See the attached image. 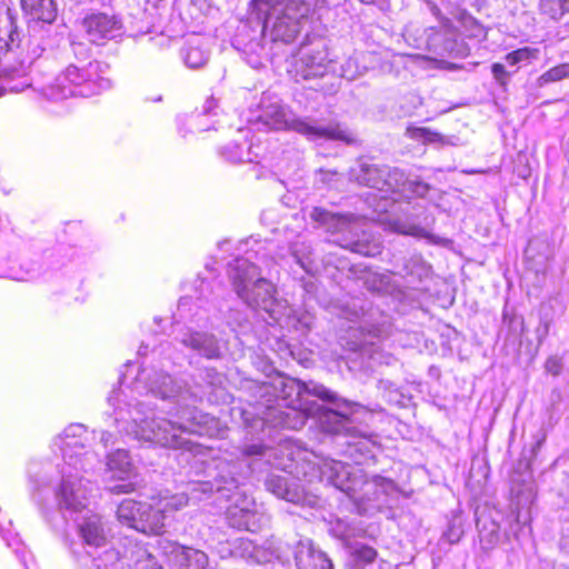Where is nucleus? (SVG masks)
<instances>
[{"instance_id": "f257e3e1", "label": "nucleus", "mask_w": 569, "mask_h": 569, "mask_svg": "<svg viewBox=\"0 0 569 569\" xmlns=\"http://www.w3.org/2000/svg\"><path fill=\"white\" fill-rule=\"evenodd\" d=\"M141 385L146 393L162 400L176 399L179 407L169 413L177 420L156 417L153 409L144 401L134 399L124 402L121 400L122 392L113 390L108 402L113 407V423L118 432L141 443L193 451V442L183 435H209L210 425H216L213 417L190 407L202 398L201 387L191 388L154 369H142L139 372L136 381L139 393H142Z\"/></svg>"}, {"instance_id": "f03ea898", "label": "nucleus", "mask_w": 569, "mask_h": 569, "mask_svg": "<svg viewBox=\"0 0 569 569\" xmlns=\"http://www.w3.org/2000/svg\"><path fill=\"white\" fill-rule=\"evenodd\" d=\"M259 405L262 423L286 429H300L306 423V412H313L309 396L321 401H339L338 393L326 386L309 381L303 382L290 377H279L272 382L259 386Z\"/></svg>"}, {"instance_id": "7ed1b4c3", "label": "nucleus", "mask_w": 569, "mask_h": 569, "mask_svg": "<svg viewBox=\"0 0 569 569\" xmlns=\"http://www.w3.org/2000/svg\"><path fill=\"white\" fill-rule=\"evenodd\" d=\"M258 120L273 130H292L310 141L338 140L352 143V134L336 122H321L310 117H298L273 96L263 93Z\"/></svg>"}, {"instance_id": "20e7f679", "label": "nucleus", "mask_w": 569, "mask_h": 569, "mask_svg": "<svg viewBox=\"0 0 569 569\" xmlns=\"http://www.w3.org/2000/svg\"><path fill=\"white\" fill-rule=\"evenodd\" d=\"M253 10L263 19V32L273 42H292L310 12L309 0H252Z\"/></svg>"}, {"instance_id": "39448f33", "label": "nucleus", "mask_w": 569, "mask_h": 569, "mask_svg": "<svg viewBox=\"0 0 569 569\" xmlns=\"http://www.w3.org/2000/svg\"><path fill=\"white\" fill-rule=\"evenodd\" d=\"M253 301L241 299L248 307L264 311L269 318L281 327L291 328L300 333L307 332L313 321L311 313L296 310L286 299L277 296V287L267 278L248 289Z\"/></svg>"}, {"instance_id": "423d86ee", "label": "nucleus", "mask_w": 569, "mask_h": 569, "mask_svg": "<svg viewBox=\"0 0 569 569\" xmlns=\"http://www.w3.org/2000/svg\"><path fill=\"white\" fill-rule=\"evenodd\" d=\"M102 63L91 61L86 67L70 64L56 77L52 83L43 88V96L53 101L69 97H90L110 88L109 79L101 76Z\"/></svg>"}, {"instance_id": "0eeeda50", "label": "nucleus", "mask_w": 569, "mask_h": 569, "mask_svg": "<svg viewBox=\"0 0 569 569\" xmlns=\"http://www.w3.org/2000/svg\"><path fill=\"white\" fill-rule=\"evenodd\" d=\"M339 401H326L332 405L335 408L329 409L322 406L312 403L313 412H306V419L309 416H317L321 428L332 435H345L351 439L348 441L350 447L361 446L360 450L369 451L370 446L377 443V436L367 429L357 427L353 425L351 415L355 412V408L359 405L351 402L338 395Z\"/></svg>"}, {"instance_id": "6e6552de", "label": "nucleus", "mask_w": 569, "mask_h": 569, "mask_svg": "<svg viewBox=\"0 0 569 569\" xmlns=\"http://www.w3.org/2000/svg\"><path fill=\"white\" fill-rule=\"evenodd\" d=\"M311 218L326 228L333 237L330 241L362 256H376L379 247L371 244L366 233L360 230L357 221L331 213L323 208L316 207L310 213Z\"/></svg>"}, {"instance_id": "1a4fd4ad", "label": "nucleus", "mask_w": 569, "mask_h": 569, "mask_svg": "<svg viewBox=\"0 0 569 569\" xmlns=\"http://www.w3.org/2000/svg\"><path fill=\"white\" fill-rule=\"evenodd\" d=\"M86 433L83 425L73 423L54 439L53 446L59 449L64 461L62 468L88 472L99 463L98 455L88 449L83 442Z\"/></svg>"}, {"instance_id": "9d476101", "label": "nucleus", "mask_w": 569, "mask_h": 569, "mask_svg": "<svg viewBox=\"0 0 569 569\" xmlns=\"http://www.w3.org/2000/svg\"><path fill=\"white\" fill-rule=\"evenodd\" d=\"M308 452H303L302 462L307 465L308 470H303V477L312 481L313 477L325 479L328 483L345 492L350 499L359 503L362 497L358 492V487L363 483L361 478L353 473V467L337 460L323 461L320 466L307 459ZM305 469V467H301Z\"/></svg>"}, {"instance_id": "9b49d317", "label": "nucleus", "mask_w": 569, "mask_h": 569, "mask_svg": "<svg viewBox=\"0 0 569 569\" xmlns=\"http://www.w3.org/2000/svg\"><path fill=\"white\" fill-rule=\"evenodd\" d=\"M239 556L251 563H268L277 561L282 569H291V547L271 537L257 543L249 539H240L237 547Z\"/></svg>"}, {"instance_id": "f8f14e48", "label": "nucleus", "mask_w": 569, "mask_h": 569, "mask_svg": "<svg viewBox=\"0 0 569 569\" xmlns=\"http://www.w3.org/2000/svg\"><path fill=\"white\" fill-rule=\"evenodd\" d=\"M62 480L56 491L59 508L69 512L83 510L89 502V481L74 469L62 468Z\"/></svg>"}, {"instance_id": "ddd939ff", "label": "nucleus", "mask_w": 569, "mask_h": 569, "mask_svg": "<svg viewBox=\"0 0 569 569\" xmlns=\"http://www.w3.org/2000/svg\"><path fill=\"white\" fill-rule=\"evenodd\" d=\"M350 178L359 184L385 191H395L403 181V172L385 164L360 163L350 171Z\"/></svg>"}, {"instance_id": "4468645a", "label": "nucleus", "mask_w": 569, "mask_h": 569, "mask_svg": "<svg viewBox=\"0 0 569 569\" xmlns=\"http://www.w3.org/2000/svg\"><path fill=\"white\" fill-rule=\"evenodd\" d=\"M328 62L326 42L320 38H313L299 49V59L296 63L297 74L305 80L322 77L327 73Z\"/></svg>"}, {"instance_id": "2eb2a0df", "label": "nucleus", "mask_w": 569, "mask_h": 569, "mask_svg": "<svg viewBox=\"0 0 569 569\" xmlns=\"http://www.w3.org/2000/svg\"><path fill=\"white\" fill-rule=\"evenodd\" d=\"M82 27L88 40L96 44H104L122 33L121 20L104 12L88 14L82 21Z\"/></svg>"}, {"instance_id": "dca6fc26", "label": "nucleus", "mask_w": 569, "mask_h": 569, "mask_svg": "<svg viewBox=\"0 0 569 569\" xmlns=\"http://www.w3.org/2000/svg\"><path fill=\"white\" fill-rule=\"evenodd\" d=\"M228 277L239 299L253 301L248 289L263 278L259 267L247 257H237L228 264Z\"/></svg>"}, {"instance_id": "f3484780", "label": "nucleus", "mask_w": 569, "mask_h": 569, "mask_svg": "<svg viewBox=\"0 0 569 569\" xmlns=\"http://www.w3.org/2000/svg\"><path fill=\"white\" fill-rule=\"evenodd\" d=\"M133 473L134 467L127 450L118 449L108 456L107 475L112 480L122 481V483L108 486L111 493L120 495L133 491L134 485L128 481Z\"/></svg>"}, {"instance_id": "a211bd4d", "label": "nucleus", "mask_w": 569, "mask_h": 569, "mask_svg": "<svg viewBox=\"0 0 569 569\" xmlns=\"http://www.w3.org/2000/svg\"><path fill=\"white\" fill-rule=\"evenodd\" d=\"M177 340L207 359H219L222 356L220 342L213 333L189 329L177 337Z\"/></svg>"}, {"instance_id": "6ab92c4d", "label": "nucleus", "mask_w": 569, "mask_h": 569, "mask_svg": "<svg viewBox=\"0 0 569 569\" xmlns=\"http://www.w3.org/2000/svg\"><path fill=\"white\" fill-rule=\"evenodd\" d=\"M435 224V217L428 214L425 208H415V212L406 218H397L392 221V229L402 234L417 238L433 239L430 229Z\"/></svg>"}, {"instance_id": "aec40b11", "label": "nucleus", "mask_w": 569, "mask_h": 569, "mask_svg": "<svg viewBox=\"0 0 569 569\" xmlns=\"http://www.w3.org/2000/svg\"><path fill=\"white\" fill-rule=\"evenodd\" d=\"M163 550L176 569H206L208 566V556L199 549L168 542Z\"/></svg>"}, {"instance_id": "412c9836", "label": "nucleus", "mask_w": 569, "mask_h": 569, "mask_svg": "<svg viewBox=\"0 0 569 569\" xmlns=\"http://www.w3.org/2000/svg\"><path fill=\"white\" fill-rule=\"evenodd\" d=\"M291 556L297 569H333L328 556L309 540L298 541Z\"/></svg>"}, {"instance_id": "4be33fe9", "label": "nucleus", "mask_w": 569, "mask_h": 569, "mask_svg": "<svg viewBox=\"0 0 569 569\" xmlns=\"http://www.w3.org/2000/svg\"><path fill=\"white\" fill-rule=\"evenodd\" d=\"M218 473L214 478V482H203L199 485L202 492H222L224 490L231 491L238 489L240 481V473L238 472V466L228 461H221L217 465Z\"/></svg>"}, {"instance_id": "5701e85b", "label": "nucleus", "mask_w": 569, "mask_h": 569, "mask_svg": "<svg viewBox=\"0 0 569 569\" xmlns=\"http://www.w3.org/2000/svg\"><path fill=\"white\" fill-rule=\"evenodd\" d=\"M264 486L276 497L292 503H300L303 500L300 487L284 475L271 473L267 477Z\"/></svg>"}, {"instance_id": "b1692460", "label": "nucleus", "mask_w": 569, "mask_h": 569, "mask_svg": "<svg viewBox=\"0 0 569 569\" xmlns=\"http://www.w3.org/2000/svg\"><path fill=\"white\" fill-rule=\"evenodd\" d=\"M143 515L138 519L137 531L146 535H161L164 531L166 516L161 513L157 502L149 505L143 502Z\"/></svg>"}, {"instance_id": "393cba45", "label": "nucleus", "mask_w": 569, "mask_h": 569, "mask_svg": "<svg viewBox=\"0 0 569 569\" xmlns=\"http://www.w3.org/2000/svg\"><path fill=\"white\" fill-rule=\"evenodd\" d=\"M253 500L244 497L242 505L237 502L230 506L227 510V519L231 527L253 531V518L256 517L252 511Z\"/></svg>"}, {"instance_id": "a878e982", "label": "nucleus", "mask_w": 569, "mask_h": 569, "mask_svg": "<svg viewBox=\"0 0 569 569\" xmlns=\"http://www.w3.org/2000/svg\"><path fill=\"white\" fill-rule=\"evenodd\" d=\"M79 533L84 543L100 548L107 543V535L98 515H91L79 525Z\"/></svg>"}, {"instance_id": "bb28decb", "label": "nucleus", "mask_w": 569, "mask_h": 569, "mask_svg": "<svg viewBox=\"0 0 569 569\" xmlns=\"http://www.w3.org/2000/svg\"><path fill=\"white\" fill-rule=\"evenodd\" d=\"M23 12L33 22H53L57 18V4L54 0H21Z\"/></svg>"}, {"instance_id": "cd10ccee", "label": "nucleus", "mask_w": 569, "mask_h": 569, "mask_svg": "<svg viewBox=\"0 0 569 569\" xmlns=\"http://www.w3.org/2000/svg\"><path fill=\"white\" fill-rule=\"evenodd\" d=\"M181 57L188 68L199 69L208 62L210 53L203 41L194 39L184 44Z\"/></svg>"}, {"instance_id": "c85d7f7f", "label": "nucleus", "mask_w": 569, "mask_h": 569, "mask_svg": "<svg viewBox=\"0 0 569 569\" xmlns=\"http://www.w3.org/2000/svg\"><path fill=\"white\" fill-rule=\"evenodd\" d=\"M24 76L26 69L23 63H21L19 68L0 70V97L7 91L20 92L24 88L29 87L30 84L27 79L16 83V80L22 79Z\"/></svg>"}, {"instance_id": "c756f323", "label": "nucleus", "mask_w": 569, "mask_h": 569, "mask_svg": "<svg viewBox=\"0 0 569 569\" xmlns=\"http://www.w3.org/2000/svg\"><path fill=\"white\" fill-rule=\"evenodd\" d=\"M290 253L295 261L307 272L313 273L318 270L315 259L312 258V248L309 243L298 240L290 244Z\"/></svg>"}, {"instance_id": "7c9ffc66", "label": "nucleus", "mask_w": 569, "mask_h": 569, "mask_svg": "<svg viewBox=\"0 0 569 569\" xmlns=\"http://www.w3.org/2000/svg\"><path fill=\"white\" fill-rule=\"evenodd\" d=\"M329 531L335 538L342 540L347 547L352 543L351 539L362 537L365 533L362 527L340 518L330 522Z\"/></svg>"}, {"instance_id": "2f4dec72", "label": "nucleus", "mask_w": 569, "mask_h": 569, "mask_svg": "<svg viewBox=\"0 0 569 569\" xmlns=\"http://www.w3.org/2000/svg\"><path fill=\"white\" fill-rule=\"evenodd\" d=\"M143 510V502L124 499L118 507L117 517L122 525L137 530V522Z\"/></svg>"}, {"instance_id": "473e14b6", "label": "nucleus", "mask_w": 569, "mask_h": 569, "mask_svg": "<svg viewBox=\"0 0 569 569\" xmlns=\"http://www.w3.org/2000/svg\"><path fill=\"white\" fill-rule=\"evenodd\" d=\"M539 49L523 47L513 50L505 56V62L508 67H516L517 71L520 67L527 66L539 58Z\"/></svg>"}, {"instance_id": "72a5a7b5", "label": "nucleus", "mask_w": 569, "mask_h": 569, "mask_svg": "<svg viewBox=\"0 0 569 569\" xmlns=\"http://www.w3.org/2000/svg\"><path fill=\"white\" fill-rule=\"evenodd\" d=\"M30 30H33V32L41 34L40 43L42 44L46 51L52 50L54 47L58 46L60 37L52 27V22L36 21L32 24H30Z\"/></svg>"}, {"instance_id": "f704fd0d", "label": "nucleus", "mask_w": 569, "mask_h": 569, "mask_svg": "<svg viewBox=\"0 0 569 569\" xmlns=\"http://www.w3.org/2000/svg\"><path fill=\"white\" fill-rule=\"evenodd\" d=\"M407 136L410 139L422 141L423 143H440L445 144L446 137L442 134L431 131L428 128H421V127H408L407 128Z\"/></svg>"}, {"instance_id": "c9c22d12", "label": "nucleus", "mask_w": 569, "mask_h": 569, "mask_svg": "<svg viewBox=\"0 0 569 569\" xmlns=\"http://www.w3.org/2000/svg\"><path fill=\"white\" fill-rule=\"evenodd\" d=\"M220 154L231 163L252 161L249 150L244 151L243 147L236 142L226 144L221 149Z\"/></svg>"}, {"instance_id": "e433bc0d", "label": "nucleus", "mask_w": 569, "mask_h": 569, "mask_svg": "<svg viewBox=\"0 0 569 569\" xmlns=\"http://www.w3.org/2000/svg\"><path fill=\"white\" fill-rule=\"evenodd\" d=\"M569 77V63H560L543 72L538 79L539 87H543L551 82L561 81Z\"/></svg>"}, {"instance_id": "4c0bfd02", "label": "nucleus", "mask_w": 569, "mask_h": 569, "mask_svg": "<svg viewBox=\"0 0 569 569\" xmlns=\"http://www.w3.org/2000/svg\"><path fill=\"white\" fill-rule=\"evenodd\" d=\"M188 505V497L183 493L173 495L170 497L161 498L157 501L159 509H162L161 513L167 517V513L177 511Z\"/></svg>"}, {"instance_id": "58836bf2", "label": "nucleus", "mask_w": 569, "mask_h": 569, "mask_svg": "<svg viewBox=\"0 0 569 569\" xmlns=\"http://www.w3.org/2000/svg\"><path fill=\"white\" fill-rule=\"evenodd\" d=\"M348 548L350 549L351 556L357 565L359 562L371 563L377 557L376 549L359 542L351 543Z\"/></svg>"}, {"instance_id": "ea45409f", "label": "nucleus", "mask_w": 569, "mask_h": 569, "mask_svg": "<svg viewBox=\"0 0 569 569\" xmlns=\"http://www.w3.org/2000/svg\"><path fill=\"white\" fill-rule=\"evenodd\" d=\"M367 68L360 66L358 57L348 58L341 66V77L347 80H355L365 74Z\"/></svg>"}, {"instance_id": "a19ab883", "label": "nucleus", "mask_w": 569, "mask_h": 569, "mask_svg": "<svg viewBox=\"0 0 569 569\" xmlns=\"http://www.w3.org/2000/svg\"><path fill=\"white\" fill-rule=\"evenodd\" d=\"M39 33L33 32V30L29 29L28 39L24 41V47L27 50V56L29 58V62L31 63L33 60L41 57V54L46 51L42 44L40 43Z\"/></svg>"}, {"instance_id": "79ce46f5", "label": "nucleus", "mask_w": 569, "mask_h": 569, "mask_svg": "<svg viewBox=\"0 0 569 569\" xmlns=\"http://www.w3.org/2000/svg\"><path fill=\"white\" fill-rule=\"evenodd\" d=\"M403 186L405 190L416 194L417 197L423 198L430 190V186L421 181L419 179L406 180L403 177V181L400 183V187Z\"/></svg>"}, {"instance_id": "37998d69", "label": "nucleus", "mask_w": 569, "mask_h": 569, "mask_svg": "<svg viewBox=\"0 0 569 569\" xmlns=\"http://www.w3.org/2000/svg\"><path fill=\"white\" fill-rule=\"evenodd\" d=\"M516 71L507 70V64L506 63L495 62L491 66L492 77L498 82V84L501 86V87H507V84L510 81L511 76Z\"/></svg>"}, {"instance_id": "c03bdc74", "label": "nucleus", "mask_w": 569, "mask_h": 569, "mask_svg": "<svg viewBox=\"0 0 569 569\" xmlns=\"http://www.w3.org/2000/svg\"><path fill=\"white\" fill-rule=\"evenodd\" d=\"M202 380L210 387H217L222 385L223 376L218 372L214 368H206L201 372Z\"/></svg>"}, {"instance_id": "a18cd8bd", "label": "nucleus", "mask_w": 569, "mask_h": 569, "mask_svg": "<svg viewBox=\"0 0 569 569\" xmlns=\"http://www.w3.org/2000/svg\"><path fill=\"white\" fill-rule=\"evenodd\" d=\"M9 22V30H8V39L6 40V46L8 47L9 51H12L14 48H19L21 44L20 33L17 30V28L13 27V22L11 20Z\"/></svg>"}, {"instance_id": "49530a36", "label": "nucleus", "mask_w": 569, "mask_h": 569, "mask_svg": "<svg viewBox=\"0 0 569 569\" xmlns=\"http://www.w3.org/2000/svg\"><path fill=\"white\" fill-rule=\"evenodd\" d=\"M339 178H340V173L336 170L320 169L317 172V181H319L323 184L330 186V187L333 184V182L338 181Z\"/></svg>"}, {"instance_id": "de8ad7c7", "label": "nucleus", "mask_w": 569, "mask_h": 569, "mask_svg": "<svg viewBox=\"0 0 569 569\" xmlns=\"http://www.w3.org/2000/svg\"><path fill=\"white\" fill-rule=\"evenodd\" d=\"M267 450H268L267 447H264L260 443H253V445L246 446L242 450V455L246 457L264 456Z\"/></svg>"}, {"instance_id": "09e8293b", "label": "nucleus", "mask_w": 569, "mask_h": 569, "mask_svg": "<svg viewBox=\"0 0 569 569\" xmlns=\"http://www.w3.org/2000/svg\"><path fill=\"white\" fill-rule=\"evenodd\" d=\"M545 367H546V370L553 376H558L561 371V362L556 357L548 358Z\"/></svg>"}, {"instance_id": "8fccbe9b", "label": "nucleus", "mask_w": 569, "mask_h": 569, "mask_svg": "<svg viewBox=\"0 0 569 569\" xmlns=\"http://www.w3.org/2000/svg\"><path fill=\"white\" fill-rule=\"evenodd\" d=\"M72 51L78 57L87 59L90 54V49L82 42H71Z\"/></svg>"}, {"instance_id": "3c124183", "label": "nucleus", "mask_w": 569, "mask_h": 569, "mask_svg": "<svg viewBox=\"0 0 569 569\" xmlns=\"http://www.w3.org/2000/svg\"><path fill=\"white\" fill-rule=\"evenodd\" d=\"M217 109V101L213 99V98H208L204 103H203V107H202V116H208V114H217V112H214V110Z\"/></svg>"}, {"instance_id": "603ef678", "label": "nucleus", "mask_w": 569, "mask_h": 569, "mask_svg": "<svg viewBox=\"0 0 569 569\" xmlns=\"http://www.w3.org/2000/svg\"><path fill=\"white\" fill-rule=\"evenodd\" d=\"M372 483H373L375 486L382 487V488H383V490H388V489H390V488H392V487H393V482H392V480L387 479V478L381 477V476H375V477L372 478Z\"/></svg>"}, {"instance_id": "864d4df0", "label": "nucleus", "mask_w": 569, "mask_h": 569, "mask_svg": "<svg viewBox=\"0 0 569 569\" xmlns=\"http://www.w3.org/2000/svg\"><path fill=\"white\" fill-rule=\"evenodd\" d=\"M200 119H201V114H192V116H190L189 120H188L190 127L194 128L199 132L208 130L209 128H204L202 126Z\"/></svg>"}, {"instance_id": "5fc2aeb1", "label": "nucleus", "mask_w": 569, "mask_h": 569, "mask_svg": "<svg viewBox=\"0 0 569 569\" xmlns=\"http://www.w3.org/2000/svg\"><path fill=\"white\" fill-rule=\"evenodd\" d=\"M100 441L107 448L110 443H113V435L110 431H101Z\"/></svg>"}, {"instance_id": "6e6d98bb", "label": "nucleus", "mask_w": 569, "mask_h": 569, "mask_svg": "<svg viewBox=\"0 0 569 569\" xmlns=\"http://www.w3.org/2000/svg\"><path fill=\"white\" fill-rule=\"evenodd\" d=\"M553 4L559 6L560 16H562L565 12L569 11V1L568 0H555Z\"/></svg>"}, {"instance_id": "4d7b16f0", "label": "nucleus", "mask_w": 569, "mask_h": 569, "mask_svg": "<svg viewBox=\"0 0 569 569\" xmlns=\"http://www.w3.org/2000/svg\"><path fill=\"white\" fill-rule=\"evenodd\" d=\"M142 552H143V555L147 556V560H148V565L146 567L150 568V569H157V561H156L154 557L151 556L150 553H148L146 550H143Z\"/></svg>"}, {"instance_id": "13d9d810", "label": "nucleus", "mask_w": 569, "mask_h": 569, "mask_svg": "<svg viewBox=\"0 0 569 569\" xmlns=\"http://www.w3.org/2000/svg\"><path fill=\"white\" fill-rule=\"evenodd\" d=\"M537 332H538V341L539 343H541L542 339L547 336L548 333V323L545 322L543 323V328L541 329L540 327L537 329Z\"/></svg>"}, {"instance_id": "bf43d9fd", "label": "nucleus", "mask_w": 569, "mask_h": 569, "mask_svg": "<svg viewBox=\"0 0 569 569\" xmlns=\"http://www.w3.org/2000/svg\"><path fill=\"white\" fill-rule=\"evenodd\" d=\"M470 21L475 26L473 36L479 37L483 31L482 27L478 24L472 18H470Z\"/></svg>"}, {"instance_id": "052dcab7", "label": "nucleus", "mask_w": 569, "mask_h": 569, "mask_svg": "<svg viewBox=\"0 0 569 569\" xmlns=\"http://www.w3.org/2000/svg\"><path fill=\"white\" fill-rule=\"evenodd\" d=\"M455 47H456V42H455V41H449V40H448V41H446V43H445L443 50H445L446 52L451 53V52L455 50Z\"/></svg>"}, {"instance_id": "680f3d73", "label": "nucleus", "mask_w": 569, "mask_h": 569, "mask_svg": "<svg viewBox=\"0 0 569 569\" xmlns=\"http://www.w3.org/2000/svg\"><path fill=\"white\" fill-rule=\"evenodd\" d=\"M106 556L111 559V558H113L116 556V552L113 550H108L106 552Z\"/></svg>"}]
</instances>
